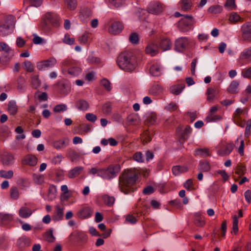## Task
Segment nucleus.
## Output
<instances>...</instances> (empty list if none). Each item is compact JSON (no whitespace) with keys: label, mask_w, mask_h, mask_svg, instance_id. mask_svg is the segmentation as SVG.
Here are the masks:
<instances>
[{"label":"nucleus","mask_w":251,"mask_h":251,"mask_svg":"<svg viewBox=\"0 0 251 251\" xmlns=\"http://www.w3.org/2000/svg\"><path fill=\"white\" fill-rule=\"evenodd\" d=\"M83 171L81 167H76L72 169L68 174V176L70 178H75L79 175Z\"/></svg>","instance_id":"c85d7f7f"},{"label":"nucleus","mask_w":251,"mask_h":251,"mask_svg":"<svg viewBox=\"0 0 251 251\" xmlns=\"http://www.w3.org/2000/svg\"><path fill=\"white\" fill-rule=\"evenodd\" d=\"M211 166L207 161H201L199 163L198 170L200 172H207L210 171Z\"/></svg>","instance_id":"7c9ffc66"},{"label":"nucleus","mask_w":251,"mask_h":251,"mask_svg":"<svg viewBox=\"0 0 251 251\" xmlns=\"http://www.w3.org/2000/svg\"><path fill=\"white\" fill-rule=\"evenodd\" d=\"M76 107L81 110H86L89 107V103L84 100L80 99L75 103Z\"/></svg>","instance_id":"2f4dec72"},{"label":"nucleus","mask_w":251,"mask_h":251,"mask_svg":"<svg viewBox=\"0 0 251 251\" xmlns=\"http://www.w3.org/2000/svg\"><path fill=\"white\" fill-rule=\"evenodd\" d=\"M163 88L160 84H154L150 89L149 92L151 94L154 96H157L160 93H162Z\"/></svg>","instance_id":"bb28decb"},{"label":"nucleus","mask_w":251,"mask_h":251,"mask_svg":"<svg viewBox=\"0 0 251 251\" xmlns=\"http://www.w3.org/2000/svg\"><path fill=\"white\" fill-rule=\"evenodd\" d=\"M77 2L76 0H70L67 1V8L70 10H74L77 7Z\"/></svg>","instance_id":"338daca9"},{"label":"nucleus","mask_w":251,"mask_h":251,"mask_svg":"<svg viewBox=\"0 0 251 251\" xmlns=\"http://www.w3.org/2000/svg\"><path fill=\"white\" fill-rule=\"evenodd\" d=\"M69 143V139L68 138H65L54 141L53 142V147L56 150H60L68 145Z\"/></svg>","instance_id":"a211bd4d"},{"label":"nucleus","mask_w":251,"mask_h":251,"mask_svg":"<svg viewBox=\"0 0 251 251\" xmlns=\"http://www.w3.org/2000/svg\"><path fill=\"white\" fill-rule=\"evenodd\" d=\"M129 40L132 44H137L139 40L138 34L135 32L131 33L129 37Z\"/></svg>","instance_id":"13d9d810"},{"label":"nucleus","mask_w":251,"mask_h":251,"mask_svg":"<svg viewBox=\"0 0 251 251\" xmlns=\"http://www.w3.org/2000/svg\"><path fill=\"white\" fill-rule=\"evenodd\" d=\"M188 39L180 37L175 41V50L179 52H183L189 45Z\"/></svg>","instance_id":"1a4fd4ad"},{"label":"nucleus","mask_w":251,"mask_h":251,"mask_svg":"<svg viewBox=\"0 0 251 251\" xmlns=\"http://www.w3.org/2000/svg\"><path fill=\"white\" fill-rule=\"evenodd\" d=\"M194 22L192 16L185 15L177 22V26L180 31L187 32L192 28Z\"/></svg>","instance_id":"20e7f679"},{"label":"nucleus","mask_w":251,"mask_h":251,"mask_svg":"<svg viewBox=\"0 0 251 251\" xmlns=\"http://www.w3.org/2000/svg\"><path fill=\"white\" fill-rule=\"evenodd\" d=\"M195 155L202 158H205L211 155V152L207 148L197 149L195 151Z\"/></svg>","instance_id":"aec40b11"},{"label":"nucleus","mask_w":251,"mask_h":251,"mask_svg":"<svg viewBox=\"0 0 251 251\" xmlns=\"http://www.w3.org/2000/svg\"><path fill=\"white\" fill-rule=\"evenodd\" d=\"M23 163L31 166H35L37 163V158L33 155L28 154L24 157Z\"/></svg>","instance_id":"f3484780"},{"label":"nucleus","mask_w":251,"mask_h":251,"mask_svg":"<svg viewBox=\"0 0 251 251\" xmlns=\"http://www.w3.org/2000/svg\"><path fill=\"white\" fill-rule=\"evenodd\" d=\"M102 112L105 114H108L111 112L112 104L110 102H107L102 107Z\"/></svg>","instance_id":"5fc2aeb1"},{"label":"nucleus","mask_w":251,"mask_h":251,"mask_svg":"<svg viewBox=\"0 0 251 251\" xmlns=\"http://www.w3.org/2000/svg\"><path fill=\"white\" fill-rule=\"evenodd\" d=\"M30 240L29 238L23 237L18 239L17 241V245L20 248H23L25 246L29 245Z\"/></svg>","instance_id":"58836bf2"},{"label":"nucleus","mask_w":251,"mask_h":251,"mask_svg":"<svg viewBox=\"0 0 251 251\" xmlns=\"http://www.w3.org/2000/svg\"><path fill=\"white\" fill-rule=\"evenodd\" d=\"M184 187L188 191L194 189L192 179H189L184 183Z\"/></svg>","instance_id":"0e129e2a"},{"label":"nucleus","mask_w":251,"mask_h":251,"mask_svg":"<svg viewBox=\"0 0 251 251\" xmlns=\"http://www.w3.org/2000/svg\"><path fill=\"white\" fill-rule=\"evenodd\" d=\"M241 75L244 78L251 79V67L242 70Z\"/></svg>","instance_id":"bf43d9fd"},{"label":"nucleus","mask_w":251,"mask_h":251,"mask_svg":"<svg viewBox=\"0 0 251 251\" xmlns=\"http://www.w3.org/2000/svg\"><path fill=\"white\" fill-rule=\"evenodd\" d=\"M184 88L185 85L183 84L175 85L170 88V92L173 94L177 95L181 93Z\"/></svg>","instance_id":"c756f323"},{"label":"nucleus","mask_w":251,"mask_h":251,"mask_svg":"<svg viewBox=\"0 0 251 251\" xmlns=\"http://www.w3.org/2000/svg\"><path fill=\"white\" fill-rule=\"evenodd\" d=\"M24 69L28 72L31 73L34 71V66L29 61H25L24 63Z\"/></svg>","instance_id":"052dcab7"},{"label":"nucleus","mask_w":251,"mask_h":251,"mask_svg":"<svg viewBox=\"0 0 251 251\" xmlns=\"http://www.w3.org/2000/svg\"><path fill=\"white\" fill-rule=\"evenodd\" d=\"M140 174L139 170L135 168L125 170L119 178L120 190L126 194L134 192L137 189L136 182Z\"/></svg>","instance_id":"f257e3e1"},{"label":"nucleus","mask_w":251,"mask_h":251,"mask_svg":"<svg viewBox=\"0 0 251 251\" xmlns=\"http://www.w3.org/2000/svg\"><path fill=\"white\" fill-rule=\"evenodd\" d=\"M49 21L46 20V18L44 17V18L42 20L40 24V27L44 30H48L50 29V27L49 26Z\"/></svg>","instance_id":"e2e57ef3"},{"label":"nucleus","mask_w":251,"mask_h":251,"mask_svg":"<svg viewBox=\"0 0 251 251\" xmlns=\"http://www.w3.org/2000/svg\"><path fill=\"white\" fill-rule=\"evenodd\" d=\"M251 56V47L246 49L243 51L240 56L241 59H247Z\"/></svg>","instance_id":"6e6d98bb"},{"label":"nucleus","mask_w":251,"mask_h":251,"mask_svg":"<svg viewBox=\"0 0 251 251\" xmlns=\"http://www.w3.org/2000/svg\"><path fill=\"white\" fill-rule=\"evenodd\" d=\"M117 62L121 69L128 72L134 70L137 65L136 57L131 52H122L119 55Z\"/></svg>","instance_id":"f03ea898"},{"label":"nucleus","mask_w":251,"mask_h":251,"mask_svg":"<svg viewBox=\"0 0 251 251\" xmlns=\"http://www.w3.org/2000/svg\"><path fill=\"white\" fill-rule=\"evenodd\" d=\"M55 215L53 216V219L58 221L62 220L63 217V206L57 204L55 206Z\"/></svg>","instance_id":"4be33fe9"},{"label":"nucleus","mask_w":251,"mask_h":251,"mask_svg":"<svg viewBox=\"0 0 251 251\" xmlns=\"http://www.w3.org/2000/svg\"><path fill=\"white\" fill-rule=\"evenodd\" d=\"M239 83L237 80H233L227 88V91L231 94L238 93V87Z\"/></svg>","instance_id":"5701e85b"},{"label":"nucleus","mask_w":251,"mask_h":251,"mask_svg":"<svg viewBox=\"0 0 251 251\" xmlns=\"http://www.w3.org/2000/svg\"><path fill=\"white\" fill-rule=\"evenodd\" d=\"M75 39L74 38H71L69 34H67L65 35L63 39V42L68 45H73L74 44Z\"/></svg>","instance_id":"774afa93"},{"label":"nucleus","mask_w":251,"mask_h":251,"mask_svg":"<svg viewBox=\"0 0 251 251\" xmlns=\"http://www.w3.org/2000/svg\"><path fill=\"white\" fill-rule=\"evenodd\" d=\"M145 52L152 56H155L159 52V47L154 42L150 41L145 49Z\"/></svg>","instance_id":"9d476101"},{"label":"nucleus","mask_w":251,"mask_h":251,"mask_svg":"<svg viewBox=\"0 0 251 251\" xmlns=\"http://www.w3.org/2000/svg\"><path fill=\"white\" fill-rule=\"evenodd\" d=\"M238 220L236 215H234L233 217V226L232 229L234 233L236 234L238 232Z\"/></svg>","instance_id":"680f3d73"},{"label":"nucleus","mask_w":251,"mask_h":251,"mask_svg":"<svg viewBox=\"0 0 251 251\" xmlns=\"http://www.w3.org/2000/svg\"><path fill=\"white\" fill-rule=\"evenodd\" d=\"M188 169L184 166H175L172 168V172L175 176H177L181 173L187 172Z\"/></svg>","instance_id":"cd10ccee"},{"label":"nucleus","mask_w":251,"mask_h":251,"mask_svg":"<svg viewBox=\"0 0 251 251\" xmlns=\"http://www.w3.org/2000/svg\"><path fill=\"white\" fill-rule=\"evenodd\" d=\"M248 109L245 108L244 109H241L238 108L234 112L233 116V120L234 122L238 126L243 127L245 126L246 124V121L242 120L241 115L243 114H247Z\"/></svg>","instance_id":"39448f33"},{"label":"nucleus","mask_w":251,"mask_h":251,"mask_svg":"<svg viewBox=\"0 0 251 251\" xmlns=\"http://www.w3.org/2000/svg\"><path fill=\"white\" fill-rule=\"evenodd\" d=\"M246 172V166L242 163H238L236 167L235 173L241 176L245 174Z\"/></svg>","instance_id":"e433bc0d"},{"label":"nucleus","mask_w":251,"mask_h":251,"mask_svg":"<svg viewBox=\"0 0 251 251\" xmlns=\"http://www.w3.org/2000/svg\"><path fill=\"white\" fill-rule=\"evenodd\" d=\"M150 73L153 76H157L161 74V68L157 64H152L150 69Z\"/></svg>","instance_id":"473e14b6"},{"label":"nucleus","mask_w":251,"mask_h":251,"mask_svg":"<svg viewBox=\"0 0 251 251\" xmlns=\"http://www.w3.org/2000/svg\"><path fill=\"white\" fill-rule=\"evenodd\" d=\"M7 110L11 115H15L18 112V106L14 101H10L8 103Z\"/></svg>","instance_id":"a878e982"},{"label":"nucleus","mask_w":251,"mask_h":251,"mask_svg":"<svg viewBox=\"0 0 251 251\" xmlns=\"http://www.w3.org/2000/svg\"><path fill=\"white\" fill-rule=\"evenodd\" d=\"M124 28L122 23L119 21H114L108 28V32L113 35H117L120 33Z\"/></svg>","instance_id":"0eeeda50"},{"label":"nucleus","mask_w":251,"mask_h":251,"mask_svg":"<svg viewBox=\"0 0 251 251\" xmlns=\"http://www.w3.org/2000/svg\"><path fill=\"white\" fill-rule=\"evenodd\" d=\"M195 225L199 227H202L205 224V221L203 220L199 215H196L194 221Z\"/></svg>","instance_id":"3c124183"},{"label":"nucleus","mask_w":251,"mask_h":251,"mask_svg":"<svg viewBox=\"0 0 251 251\" xmlns=\"http://www.w3.org/2000/svg\"><path fill=\"white\" fill-rule=\"evenodd\" d=\"M5 24L6 29H12L15 26V20L13 17H8L6 18Z\"/></svg>","instance_id":"c03bdc74"},{"label":"nucleus","mask_w":251,"mask_h":251,"mask_svg":"<svg viewBox=\"0 0 251 251\" xmlns=\"http://www.w3.org/2000/svg\"><path fill=\"white\" fill-rule=\"evenodd\" d=\"M127 122L130 125H138L139 118L136 115H130L127 117Z\"/></svg>","instance_id":"79ce46f5"},{"label":"nucleus","mask_w":251,"mask_h":251,"mask_svg":"<svg viewBox=\"0 0 251 251\" xmlns=\"http://www.w3.org/2000/svg\"><path fill=\"white\" fill-rule=\"evenodd\" d=\"M179 5L182 10L187 11L191 9L193 3L191 0H181Z\"/></svg>","instance_id":"b1692460"},{"label":"nucleus","mask_w":251,"mask_h":251,"mask_svg":"<svg viewBox=\"0 0 251 251\" xmlns=\"http://www.w3.org/2000/svg\"><path fill=\"white\" fill-rule=\"evenodd\" d=\"M56 63V60L55 58H50L48 60L40 61L37 65V68L39 70H41L45 68L53 67Z\"/></svg>","instance_id":"2eb2a0df"},{"label":"nucleus","mask_w":251,"mask_h":251,"mask_svg":"<svg viewBox=\"0 0 251 251\" xmlns=\"http://www.w3.org/2000/svg\"><path fill=\"white\" fill-rule=\"evenodd\" d=\"M104 203L108 206H112L115 202V198L113 197L105 195L103 197Z\"/></svg>","instance_id":"de8ad7c7"},{"label":"nucleus","mask_w":251,"mask_h":251,"mask_svg":"<svg viewBox=\"0 0 251 251\" xmlns=\"http://www.w3.org/2000/svg\"><path fill=\"white\" fill-rule=\"evenodd\" d=\"M80 18L83 21H85V19L88 18L92 16V11L88 7H85L80 10Z\"/></svg>","instance_id":"f704fd0d"},{"label":"nucleus","mask_w":251,"mask_h":251,"mask_svg":"<svg viewBox=\"0 0 251 251\" xmlns=\"http://www.w3.org/2000/svg\"><path fill=\"white\" fill-rule=\"evenodd\" d=\"M156 114L154 112H151L148 116L146 123L148 125H152L156 122Z\"/></svg>","instance_id":"a19ab883"},{"label":"nucleus","mask_w":251,"mask_h":251,"mask_svg":"<svg viewBox=\"0 0 251 251\" xmlns=\"http://www.w3.org/2000/svg\"><path fill=\"white\" fill-rule=\"evenodd\" d=\"M56 86H58V91L61 94H67L70 91V87L71 86L69 83L66 81H62L59 82Z\"/></svg>","instance_id":"dca6fc26"},{"label":"nucleus","mask_w":251,"mask_h":251,"mask_svg":"<svg viewBox=\"0 0 251 251\" xmlns=\"http://www.w3.org/2000/svg\"><path fill=\"white\" fill-rule=\"evenodd\" d=\"M241 31L243 40L245 42H251V24L248 23L243 25Z\"/></svg>","instance_id":"6e6552de"},{"label":"nucleus","mask_w":251,"mask_h":251,"mask_svg":"<svg viewBox=\"0 0 251 251\" xmlns=\"http://www.w3.org/2000/svg\"><path fill=\"white\" fill-rule=\"evenodd\" d=\"M31 84L34 89H37L41 85V81L39 78L38 75H33L31 77Z\"/></svg>","instance_id":"4c0bfd02"},{"label":"nucleus","mask_w":251,"mask_h":251,"mask_svg":"<svg viewBox=\"0 0 251 251\" xmlns=\"http://www.w3.org/2000/svg\"><path fill=\"white\" fill-rule=\"evenodd\" d=\"M46 20L52 25V26L58 27L59 26V18L58 16L51 12H47L45 15Z\"/></svg>","instance_id":"4468645a"},{"label":"nucleus","mask_w":251,"mask_h":251,"mask_svg":"<svg viewBox=\"0 0 251 251\" xmlns=\"http://www.w3.org/2000/svg\"><path fill=\"white\" fill-rule=\"evenodd\" d=\"M141 140L144 145L148 143L151 141V137L150 135L149 132L148 130L145 131L141 137Z\"/></svg>","instance_id":"a18cd8bd"},{"label":"nucleus","mask_w":251,"mask_h":251,"mask_svg":"<svg viewBox=\"0 0 251 251\" xmlns=\"http://www.w3.org/2000/svg\"><path fill=\"white\" fill-rule=\"evenodd\" d=\"M234 145L232 143H226L218 151V154L221 156H227L233 151Z\"/></svg>","instance_id":"f8f14e48"},{"label":"nucleus","mask_w":251,"mask_h":251,"mask_svg":"<svg viewBox=\"0 0 251 251\" xmlns=\"http://www.w3.org/2000/svg\"><path fill=\"white\" fill-rule=\"evenodd\" d=\"M192 129L190 126L187 125L180 135V139L183 140V142L186 140L188 139L189 134L192 132Z\"/></svg>","instance_id":"72a5a7b5"},{"label":"nucleus","mask_w":251,"mask_h":251,"mask_svg":"<svg viewBox=\"0 0 251 251\" xmlns=\"http://www.w3.org/2000/svg\"><path fill=\"white\" fill-rule=\"evenodd\" d=\"M81 72V69L76 65L68 68V74L72 76L78 75Z\"/></svg>","instance_id":"c9c22d12"},{"label":"nucleus","mask_w":251,"mask_h":251,"mask_svg":"<svg viewBox=\"0 0 251 251\" xmlns=\"http://www.w3.org/2000/svg\"><path fill=\"white\" fill-rule=\"evenodd\" d=\"M13 219V215L0 213V224L5 225L10 223Z\"/></svg>","instance_id":"412c9836"},{"label":"nucleus","mask_w":251,"mask_h":251,"mask_svg":"<svg viewBox=\"0 0 251 251\" xmlns=\"http://www.w3.org/2000/svg\"><path fill=\"white\" fill-rule=\"evenodd\" d=\"M121 166L119 164H111L106 169H101L100 172V176L104 179H110L116 176L120 172Z\"/></svg>","instance_id":"7ed1b4c3"},{"label":"nucleus","mask_w":251,"mask_h":251,"mask_svg":"<svg viewBox=\"0 0 251 251\" xmlns=\"http://www.w3.org/2000/svg\"><path fill=\"white\" fill-rule=\"evenodd\" d=\"M241 20L240 16L236 13H232L229 17V21L232 24H235Z\"/></svg>","instance_id":"8fccbe9b"},{"label":"nucleus","mask_w":251,"mask_h":251,"mask_svg":"<svg viewBox=\"0 0 251 251\" xmlns=\"http://www.w3.org/2000/svg\"><path fill=\"white\" fill-rule=\"evenodd\" d=\"M164 9V5L159 1L151 2L147 8V11L151 14L158 15L161 13Z\"/></svg>","instance_id":"423d86ee"},{"label":"nucleus","mask_w":251,"mask_h":251,"mask_svg":"<svg viewBox=\"0 0 251 251\" xmlns=\"http://www.w3.org/2000/svg\"><path fill=\"white\" fill-rule=\"evenodd\" d=\"M14 159V157L12 154L7 153L3 156L2 162L5 165H9L13 162Z\"/></svg>","instance_id":"37998d69"},{"label":"nucleus","mask_w":251,"mask_h":251,"mask_svg":"<svg viewBox=\"0 0 251 251\" xmlns=\"http://www.w3.org/2000/svg\"><path fill=\"white\" fill-rule=\"evenodd\" d=\"M13 175L14 173L12 170H9L8 172L4 170L0 171V177L2 178L10 179L13 177Z\"/></svg>","instance_id":"603ef678"},{"label":"nucleus","mask_w":251,"mask_h":251,"mask_svg":"<svg viewBox=\"0 0 251 251\" xmlns=\"http://www.w3.org/2000/svg\"><path fill=\"white\" fill-rule=\"evenodd\" d=\"M215 93L216 91L213 88H208L206 92L207 100L209 101H212L215 97Z\"/></svg>","instance_id":"864d4df0"},{"label":"nucleus","mask_w":251,"mask_h":251,"mask_svg":"<svg viewBox=\"0 0 251 251\" xmlns=\"http://www.w3.org/2000/svg\"><path fill=\"white\" fill-rule=\"evenodd\" d=\"M19 215L22 218H27L33 213L32 210L26 206L21 207L19 210Z\"/></svg>","instance_id":"6ab92c4d"},{"label":"nucleus","mask_w":251,"mask_h":251,"mask_svg":"<svg viewBox=\"0 0 251 251\" xmlns=\"http://www.w3.org/2000/svg\"><path fill=\"white\" fill-rule=\"evenodd\" d=\"M20 193L18 188L15 186H12L9 190V197L12 200H17L20 198Z\"/></svg>","instance_id":"393cba45"},{"label":"nucleus","mask_w":251,"mask_h":251,"mask_svg":"<svg viewBox=\"0 0 251 251\" xmlns=\"http://www.w3.org/2000/svg\"><path fill=\"white\" fill-rule=\"evenodd\" d=\"M172 43L168 37H161L159 41V47L163 50L166 51L171 49Z\"/></svg>","instance_id":"ddd939ff"},{"label":"nucleus","mask_w":251,"mask_h":251,"mask_svg":"<svg viewBox=\"0 0 251 251\" xmlns=\"http://www.w3.org/2000/svg\"><path fill=\"white\" fill-rule=\"evenodd\" d=\"M221 118H222L220 115L209 114V115L206 117L205 120L207 122L209 123L220 120Z\"/></svg>","instance_id":"4d7b16f0"},{"label":"nucleus","mask_w":251,"mask_h":251,"mask_svg":"<svg viewBox=\"0 0 251 251\" xmlns=\"http://www.w3.org/2000/svg\"><path fill=\"white\" fill-rule=\"evenodd\" d=\"M93 214V210L88 206L81 208L76 213V215L80 219H85L90 217Z\"/></svg>","instance_id":"9b49d317"},{"label":"nucleus","mask_w":251,"mask_h":251,"mask_svg":"<svg viewBox=\"0 0 251 251\" xmlns=\"http://www.w3.org/2000/svg\"><path fill=\"white\" fill-rule=\"evenodd\" d=\"M24 2L30 6L39 7L42 4L43 0H24Z\"/></svg>","instance_id":"09e8293b"},{"label":"nucleus","mask_w":251,"mask_h":251,"mask_svg":"<svg viewBox=\"0 0 251 251\" xmlns=\"http://www.w3.org/2000/svg\"><path fill=\"white\" fill-rule=\"evenodd\" d=\"M222 10L223 8L222 6L219 5H216L210 6L208 8V11L211 14H216L221 13Z\"/></svg>","instance_id":"49530a36"},{"label":"nucleus","mask_w":251,"mask_h":251,"mask_svg":"<svg viewBox=\"0 0 251 251\" xmlns=\"http://www.w3.org/2000/svg\"><path fill=\"white\" fill-rule=\"evenodd\" d=\"M43 238L44 240L48 241L49 243H52L54 241L55 238L52 234L51 230H49L44 233Z\"/></svg>","instance_id":"ea45409f"},{"label":"nucleus","mask_w":251,"mask_h":251,"mask_svg":"<svg viewBox=\"0 0 251 251\" xmlns=\"http://www.w3.org/2000/svg\"><path fill=\"white\" fill-rule=\"evenodd\" d=\"M67 108L65 104H61L56 105L53 108V111L55 113H58L61 111H64L67 110Z\"/></svg>","instance_id":"69168bd1"}]
</instances>
